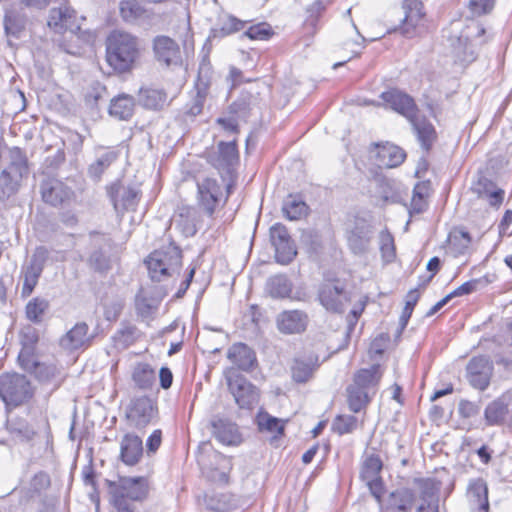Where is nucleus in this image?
<instances>
[{"mask_svg":"<svg viewBox=\"0 0 512 512\" xmlns=\"http://www.w3.org/2000/svg\"><path fill=\"white\" fill-rule=\"evenodd\" d=\"M139 55L138 38L128 32L115 30L106 41V59L116 71H128Z\"/></svg>","mask_w":512,"mask_h":512,"instance_id":"f257e3e1","label":"nucleus"},{"mask_svg":"<svg viewBox=\"0 0 512 512\" xmlns=\"http://www.w3.org/2000/svg\"><path fill=\"white\" fill-rule=\"evenodd\" d=\"M149 491L146 477H120L109 482L111 504L118 512H134L136 504L143 501Z\"/></svg>","mask_w":512,"mask_h":512,"instance_id":"f03ea898","label":"nucleus"},{"mask_svg":"<svg viewBox=\"0 0 512 512\" xmlns=\"http://www.w3.org/2000/svg\"><path fill=\"white\" fill-rule=\"evenodd\" d=\"M9 159V164L0 172V201L17 193L23 177L28 174L27 158L20 148L10 149Z\"/></svg>","mask_w":512,"mask_h":512,"instance_id":"7ed1b4c3","label":"nucleus"},{"mask_svg":"<svg viewBox=\"0 0 512 512\" xmlns=\"http://www.w3.org/2000/svg\"><path fill=\"white\" fill-rule=\"evenodd\" d=\"M181 258V251L172 245L154 251L145 261L150 278L160 282L172 276L179 271Z\"/></svg>","mask_w":512,"mask_h":512,"instance_id":"20e7f679","label":"nucleus"},{"mask_svg":"<svg viewBox=\"0 0 512 512\" xmlns=\"http://www.w3.org/2000/svg\"><path fill=\"white\" fill-rule=\"evenodd\" d=\"M33 395L34 389L24 375L6 374L0 377V398L7 406H20Z\"/></svg>","mask_w":512,"mask_h":512,"instance_id":"39448f33","label":"nucleus"},{"mask_svg":"<svg viewBox=\"0 0 512 512\" xmlns=\"http://www.w3.org/2000/svg\"><path fill=\"white\" fill-rule=\"evenodd\" d=\"M321 305L328 311L341 313L350 301L348 292L340 281H325L318 291Z\"/></svg>","mask_w":512,"mask_h":512,"instance_id":"423d86ee","label":"nucleus"},{"mask_svg":"<svg viewBox=\"0 0 512 512\" xmlns=\"http://www.w3.org/2000/svg\"><path fill=\"white\" fill-rule=\"evenodd\" d=\"M222 197L221 185L215 178L204 177L197 180V201L205 213L212 217Z\"/></svg>","mask_w":512,"mask_h":512,"instance_id":"0eeeda50","label":"nucleus"},{"mask_svg":"<svg viewBox=\"0 0 512 512\" xmlns=\"http://www.w3.org/2000/svg\"><path fill=\"white\" fill-rule=\"evenodd\" d=\"M209 163L219 172L230 174L239 164V151L236 140L220 141L217 148L209 155Z\"/></svg>","mask_w":512,"mask_h":512,"instance_id":"6e6552de","label":"nucleus"},{"mask_svg":"<svg viewBox=\"0 0 512 512\" xmlns=\"http://www.w3.org/2000/svg\"><path fill=\"white\" fill-rule=\"evenodd\" d=\"M155 416L156 408L146 396L132 400L126 413L129 425L137 429L146 427Z\"/></svg>","mask_w":512,"mask_h":512,"instance_id":"1a4fd4ad","label":"nucleus"},{"mask_svg":"<svg viewBox=\"0 0 512 512\" xmlns=\"http://www.w3.org/2000/svg\"><path fill=\"white\" fill-rule=\"evenodd\" d=\"M404 18L398 28L405 37L411 38L416 35V30L422 26L425 13L423 4L419 0H404L402 4Z\"/></svg>","mask_w":512,"mask_h":512,"instance_id":"9d476101","label":"nucleus"},{"mask_svg":"<svg viewBox=\"0 0 512 512\" xmlns=\"http://www.w3.org/2000/svg\"><path fill=\"white\" fill-rule=\"evenodd\" d=\"M372 236V226L364 219H356L347 230L348 246L354 254H364L369 249Z\"/></svg>","mask_w":512,"mask_h":512,"instance_id":"9b49d317","label":"nucleus"},{"mask_svg":"<svg viewBox=\"0 0 512 512\" xmlns=\"http://www.w3.org/2000/svg\"><path fill=\"white\" fill-rule=\"evenodd\" d=\"M228 387L240 408H251L258 402L259 394L255 386L244 377L237 375L228 378Z\"/></svg>","mask_w":512,"mask_h":512,"instance_id":"f8f14e48","label":"nucleus"},{"mask_svg":"<svg viewBox=\"0 0 512 512\" xmlns=\"http://www.w3.org/2000/svg\"><path fill=\"white\" fill-rule=\"evenodd\" d=\"M492 371V363L487 357H474L467 366L469 383L476 389L485 390L490 383Z\"/></svg>","mask_w":512,"mask_h":512,"instance_id":"ddd939ff","label":"nucleus"},{"mask_svg":"<svg viewBox=\"0 0 512 512\" xmlns=\"http://www.w3.org/2000/svg\"><path fill=\"white\" fill-rule=\"evenodd\" d=\"M109 196L115 210L118 213H123L136 208L140 199V192L135 187L115 183L109 189Z\"/></svg>","mask_w":512,"mask_h":512,"instance_id":"4468645a","label":"nucleus"},{"mask_svg":"<svg viewBox=\"0 0 512 512\" xmlns=\"http://www.w3.org/2000/svg\"><path fill=\"white\" fill-rule=\"evenodd\" d=\"M153 51L157 61L165 66L178 65L181 62L179 45L168 36L155 37Z\"/></svg>","mask_w":512,"mask_h":512,"instance_id":"2eb2a0df","label":"nucleus"},{"mask_svg":"<svg viewBox=\"0 0 512 512\" xmlns=\"http://www.w3.org/2000/svg\"><path fill=\"white\" fill-rule=\"evenodd\" d=\"M232 459L219 452L213 453L210 464L202 468L203 474L212 482L226 485L232 470Z\"/></svg>","mask_w":512,"mask_h":512,"instance_id":"dca6fc26","label":"nucleus"},{"mask_svg":"<svg viewBox=\"0 0 512 512\" xmlns=\"http://www.w3.org/2000/svg\"><path fill=\"white\" fill-rule=\"evenodd\" d=\"M48 26L56 33H63L67 30L75 31L80 28L75 11L65 4L50 10Z\"/></svg>","mask_w":512,"mask_h":512,"instance_id":"f3484780","label":"nucleus"},{"mask_svg":"<svg viewBox=\"0 0 512 512\" xmlns=\"http://www.w3.org/2000/svg\"><path fill=\"white\" fill-rule=\"evenodd\" d=\"M142 456V439L132 433L125 434L119 442V460L126 466H135Z\"/></svg>","mask_w":512,"mask_h":512,"instance_id":"a211bd4d","label":"nucleus"},{"mask_svg":"<svg viewBox=\"0 0 512 512\" xmlns=\"http://www.w3.org/2000/svg\"><path fill=\"white\" fill-rule=\"evenodd\" d=\"M308 316L301 310H286L277 315L276 325L283 334H297L305 331Z\"/></svg>","mask_w":512,"mask_h":512,"instance_id":"6ab92c4d","label":"nucleus"},{"mask_svg":"<svg viewBox=\"0 0 512 512\" xmlns=\"http://www.w3.org/2000/svg\"><path fill=\"white\" fill-rule=\"evenodd\" d=\"M381 98L387 107L402 114L408 120L412 119L416 114V106L413 99L399 90L391 89L383 92Z\"/></svg>","mask_w":512,"mask_h":512,"instance_id":"aec40b11","label":"nucleus"},{"mask_svg":"<svg viewBox=\"0 0 512 512\" xmlns=\"http://www.w3.org/2000/svg\"><path fill=\"white\" fill-rule=\"evenodd\" d=\"M88 331L89 327L86 323H76L59 339V346L67 352L84 348L90 341Z\"/></svg>","mask_w":512,"mask_h":512,"instance_id":"412c9836","label":"nucleus"},{"mask_svg":"<svg viewBox=\"0 0 512 512\" xmlns=\"http://www.w3.org/2000/svg\"><path fill=\"white\" fill-rule=\"evenodd\" d=\"M41 194L44 202L58 206L69 200L73 193L63 182L49 179L42 182Z\"/></svg>","mask_w":512,"mask_h":512,"instance_id":"4be33fe9","label":"nucleus"},{"mask_svg":"<svg viewBox=\"0 0 512 512\" xmlns=\"http://www.w3.org/2000/svg\"><path fill=\"white\" fill-rule=\"evenodd\" d=\"M212 433L221 444L226 446H237L242 442L237 425L228 419L214 420Z\"/></svg>","mask_w":512,"mask_h":512,"instance_id":"5701e85b","label":"nucleus"},{"mask_svg":"<svg viewBox=\"0 0 512 512\" xmlns=\"http://www.w3.org/2000/svg\"><path fill=\"white\" fill-rule=\"evenodd\" d=\"M119 157V151L114 148H98L96 159L88 167V175L95 181H99L103 173Z\"/></svg>","mask_w":512,"mask_h":512,"instance_id":"b1692460","label":"nucleus"},{"mask_svg":"<svg viewBox=\"0 0 512 512\" xmlns=\"http://www.w3.org/2000/svg\"><path fill=\"white\" fill-rule=\"evenodd\" d=\"M420 503L416 512H439V488L432 480H421Z\"/></svg>","mask_w":512,"mask_h":512,"instance_id":"393cba45","label":"nucleus"},{"mask_svg":"<svg viewBox=\"0 0 512 512\" xmlns=\"http://www.w3.org/2000/svg\"><path fill=\"white\" fill-rule=\"evenodd\" d=\"M471 512H489L488 488L482 479L472 481L468 488Z\"/></svg>","mask_w":512,"mask_h":512,"instance_id":"a878e982","label":"nucleus"},{"mask_svg":"<svg viewBox=\"0 0 512 512\" xmlns=\"http://www.w3.org/2000/svg\"><path fill=\"white\" fill-rule=\"evenodd\" d=\"M227 357L243 371L251 370L257 362L255 352L244 343L233 344L228 350Z\"/></svg>","mask_w":512,"mask_h":512,"instance_id":"bb28decb","label":"nucleus"},{"mask_svg":"<svg viewBox=\"0 0 512 512\" xmlns=\"http://www.w3.org/2000/svg\"><path fill=\"white\" fill-rule=\"evenodd\" d=\"M382 373L379 365H372L370 368L358 370L353 377L355 387H360L373 396L378 390Z\"/></svg>","mask_w":512,"mask_h":512,"instance_id":"cd10ccee","label":"nucleus"},{"mask_svg":"<svg viewBox=\"0 0 512 512\" xmlns=\"http://www.w3.org/2000/svg\"><path fill=\"white\" fill-rule=\"evenodd\" d=\"M512 400V391L503 394L500 398L492 401L487 405L484 411V416L487 425L494 426L503 423L505 416L508 413L509 402Z\"/></svg>","mask_w":512,"mask_h":512,"instance_id":"c85d7f7f","label":"nucleus"},{"mask_svg":"<svg viewBox=\"0 0 512 512\" xmlns=\"http://www.w3.org/2000/svg\"><path fill=\"white\" fill-rule=\"evenodd\" d=\"M208 72L209 67L206 65H201L199 69L198 79L195 85V96H193L190 103L186 105L185 113L190 116H197L202 112L203 105L207 95L208 89V79H204L202 74L203 72Z\"/></svg>","mask_w":512,"mask_h":512,"instance_id":"c756f323","label":"nucleus"},{"mask_svg":"<svg viewBox=\"0 0 512 512\" xmlns=\"http://www.w3.org/2000/svg\"><path fill=\"white\" fill-rule=\"evenodd\" d=\"M404 151L393 144L378 146L375 158L380 168H394L399 166L405 159Z\"/></svg>","mask_w":512,"mask_h":512,"instance_id":"7c9ffc66","label":"nucleus"},{"mask_svg":"<svg viewBox=\"0 0 512 512\" xmlns=\"http://www.w3.org/2000/svg\"><path fill=\"white\" fill-rule=\"evenodd\" d=\"M134 99L128 94H119L111 99L109 106L110 116L118 120H128L134 112Z\"/></svg>","mask_w":512,"mask_h":512,"instance_id":"2f4dec72","label":"nucleus"},{"mask_svg":"<svg viewBox=\"0 0 512 512\" xmlns=\"http://www.w3.org/2000/svg\"><path fill=\"white\" fill-rule=\"evenodd\" d=\"M409 121L413 126L422 148L428 151L436 137L433 125L424 118L420 119L417 114H415L412 119H409Z\"/></svg>","mask_w":512,"mask_h":512,"instance_id":"473e14b6","label":"nucleus"},{"mask_svg":"<svg viewBox=\"0 0 512 512\" xmlns=\"http://www.w3.org/2000/svg\"><path fill=\"white\" fill-rule=\"evenodd\" d=\"M131 376L135 386L141 390L151 389L156 380L155 370L144 362L134 365Z\"/></svg>","mask_w":512,"mask_h":512,"instance_id":"72a5a7b5","label":"nucleus"},{"mask_svg":"<svg viewBox=\"0 0 512 512\" xmlns=\"http://www.w3.org/2000/svg\"><path fill=\"white\" fill-rule=\"evenodd\" d=\"M265 291L272 298H286L291 294L292 284L286 275L277 274L267 280Z\"/></svg>","mask_w":512,"mask_h":512,"instance_id":"f704fd0d","label":"nucleus"},{"mask_svg":"<svg viewBox=\"0 0 512 512\" xmlns=\"http://www.w3.org/2000/svg\"><path fill=\"white\" fill-rule=\"evenodd\" d=\"M347 402L351 411L354 413L360 412L364 409L371 401L373 395L365 391L360 387H355L354 383H351L347 389Z\"/></svg>","mask_w":512,"mask_h":512,"instance_id":"c9c22d12","label":"nucleus"},{"mask_svg":"<svg viewBox=\"0 0 512 512\" xmlns=\"http://www.w3.org/2000/svg\"><path fill=\"white\" fill-rule=\"evenodd\" d=\"M26 25V16L22 11L11 9L4 16V29L7 35L18 38Z\"/></svg>","mask_w":512,"mask_h":512,"instance_id":"e433bc0d","label":"nucleus"},{"mask_svg":"<svg viewBox=\"0 0 512 512\" xmlns=\"http://www.w3.org/2000/svg\"><path fill=\"white\" fill-rule=\"evenodd\" d=\"M382 469V461L378 455H368L363 461L361 478L365 482H374L373 485L380 486L379 473Z\"/></svg>","mask_w":512,"mask_h":512,"instance_id":"4c0bfd02","label":"nucleus"},{"mask_svg":"<svg viewBox=\"0 0 512 512\" xmlns=\"http://www.w3.org/2000/svg\"><path fill=\"white\" fill-rule=\"evenodd\" d=\"M166 93L161 89L144 88L139 92V102L148 109L157 110L164 106Z\"/></svg>","mask_w":512,"mask_h":512,"instance_id":"58836bf2","label":"nucleus"},{"mask_svg":"<svg viewBox=\"0 0 512 512\" xmlns=\"http://www.w3.org/2000/svg\"><path fill=\"white\" fill-rule=\"evenodd\" d=\"M196 209L185 207L181 209L175 223L180 227L186 236H193L197 231Z\"/></svg>","mask_w":512,"mask_h":512,"instance_id":"ea45409f","label":"nucleus"},{"mask_svg":"<svg viewBox=\"0 0 512 512\" xmlns=\"http://www.w3.org/2000/svg\"><path fill=\"white\" fill-rule=\"evenodd\" d=\"M415 500V495L408 488L397 489L390 494V504L393 508L401 512L411 510Z\"/></svg>","mask_w":512,"mask_h":512,"instance_id":"a19ab883","label":"nucleus"},{"mask_svg":"<svg viewBox=\"0 0 512 512\" xmlns=\"http://www.w3.org/2000/svg\"><path fill=\"white\" fill-rule=\"evenodd\" d=\"M160 300L140 291L136 295L135 307L137 314L142 318L150 317L158 308Z\"/></svg>","mask_w":512,"mask_h":512,"instance_id":"79ce46f5","label":"nucleus"},{"mask_svg":"<svg viewBox=\"0 0 512 512\" xmlns=\"http://www.w3.org/2000/svg\"><path fill=\"white\" fill-rule=\"evenodd\" d=\"M308 206L304 201L289 196L283 204V212L289 220H299L307 214Z\"/></svg>","mask_w":512,"mask_h":512,"instance_id":"37998d69","label":"nucleus"},{"mask_svg":"<svg viewBox=\"0 0 512 512\" xmlns=\"http://www.w3.org/2000/svg\"><path fill=\"white\" fill-rule=\"evenodd\" d=\"M471 243V238L468 232L454 231L449 235L448 249L454 256L464 254Z\"/></svg>","mask_w":512,"mask_h":512,"instance_id":"c03bdc74","label":"nucleus"},{"mask_svg":"<svg viewBox=\"0 0 512 512\" xmlns=\"http://www.w3.org/2000/svg\"><path fill=\"white\" fill-rule=\"evenodd\" d=\"M379 249L382 260L385 264L394 261L396 257L394 238L387 230H382L379 234Z\"/></svg>","mask_w":512,"mask_h":512,"instance_id":"a18cd8bd","label":"nucleus"},{"mask_svg":"<svg viewBox=\"0 0 512 512\" xmlns=\"http://www.w3.org/2000/svg\"><path fill=\"white\" fill-rule=\"evenodd\" d=\"M257 424L260 431H266L275 434H283L284 424L283 422L271 416L269 413L261 411L257 415Z\"/></svg>","mask_w":512,"mask_h":512,"instance_id":"49530a36","label":"nucleus"},{"mask_svg":"<svg viewBox=\"0 0 512 512\" xmlns=\"http://www.w3.org/2000/svg\"><path fill=\"white\" fill-rule=\"evenodd\" d=\"M120 15L126 22H134L140 18L144 9L138 0H122L119 4Z\"/></svg>","mask_w":512,"mask_h":512,"instance_id":"de8ad7c7","label":"nucleus"},{"mask_svg":"<svg viewBox=\"0 0 512 512\" xmlns=\"http://www.w3.org/2000/svg\"><path fill=\"white\" fill-rule=\"evenodd\" d=\"M42 264L36 263V260L26 269L24 274V283L22 287V295L28 296L34 290L38 278L42 272Z\"/></svg>","mask_w":512,"mask_h":512,"instance_id":"09e8293b","label":"nucleus"},{"mask_svg":"<svg viewBox=\"0 0 512 512\" xmlns=\"http://www.w3.org/2000/svg\"><path fill=\"white\" fill-rule=\"evenodd\" d=\"M106 96V87L100 82H93L87 87L84 94L85 104L91 109L97 108L99 101L103 100Z\"/></svg>","mask_w":512,"mask_h":512,"instance_id":"8fccbe9b","label":"nucleus"},{"mask_svg":"<svg viewBox=\"0 0 512 512\" xmlns=\"http://www.w3.org/2000/svg\"><path fill=\"white\" fill-rule=\"evenodd\" d=\"M273 247L275 249V259L280 264L290 263L297 254L296 247L291 238Z\"/></svg>","mask_w":512,"mask_h":512,"instance_id":"3c124183","label":"nucleus"},{"mask_svg":"<svg viewBox=\"0 0 512 512\" xmlns=\"http://www.w3.org/2000/svg\"><path fill=\"white\" fill-rule=\"evenodd\" d=\"M48 308V302L44 299L33 298L26 305V317L34 323H40L42 316Z\"/></svg>","mask_w":512,"mask_h":512,"instance_id":"603ef678","label":"nucleus"},{"mask_svg":"<svg viewBox=\"0 0 512 512\" xmlns=\"http://www.w3.org/2000/svg\"><path fill=\"white\" fill-rule=\"evenodd\" d=\"M315 370V366L309 361L296 359L292 366V377L296 382L304 383L308 381Z\"/></svg>","mask_w":512,"mask_h":512,"instance_id":"864d4df0","label":"nucleus"},{"mask_svg":"<svg viewBox=\"0 0 512 512\" xmlns=\"http://www.w3.org/2000/svg\"><path fill=\"white\" fill-rule=\"evenodd\" d=\"M457 42L453 49L456 59L460 62H472L475 59V53L468 38L459 37Z\"/></svg>","mask_w":512,"mask_h":512,"instance_id":"5fc2aeb1","label":"nucleus"},{"mask_svg":"<svg viewBox=\"0 0 512 512\" xmlns=\"http://www.w3.org/2000/svg\"><path fill=\"white\" fill-rule=\"evenodd\" d=\"M358 420L353 415H339L333 421V429L340 435L352 432L357 427Z\"/></svg>","mask_w":512,"mask_h":512,"instance_id":"6e6d98bb","label":"nucleus"},{"mask_svg":"<svg viewBox=\"0 0 512 512\" xmlns=\"http://www.w3.org/2000/svg\"><path fill=\"white\" fill-rule=\"evenodd\" d=\"M273 35L271 26L267 23H259L250 26L243 34L251 40H268Z\"/></svg>","mask_w":512,"mask_h":512,"instance_id":"4d7b16f0","label":"nucleus"},{"mask_svg":"<svg viewBox=\"0 0 512 512\" xmlns=\"http://www.w3.org/2000/svg\"><path fill=\"white\" fill-rule=\"evenodd\" d=\"M209 509L217 512H227L232 506V496L229 494H215L208 499Z\"/></svg>","mask_w":512,"mask_h":512,"instance_id":"13d9d810","label":"nucleus"},{"mask_svg":"<svg viewBox=\"0 0 512 512\" xmlns=\"http://www.w3.org/2000/svg\"><path fill=\"white\" fill-rule=\"evenodd\" d=\"M405 307L402 311V314L399 318V323L401 328L404 329L412 315L413 309L418 301L419 294L417 289L410 290L406 297Z\"/></svg>","mask_w":512,"mask_h":512,"instance_id":"bf43d9fd","label":"nucleus"},{"mask_svg":"<svg viewBox=\"0 0 512 512\" xmlns=\"http://www.w3.org/2000/svg\"><path fill=\"white\" fill-rule=\"evenodd\" d=\"M245 21H242L232 15H228L221 21L220 31L222 35H229L238 32L244 28Z\"/></svg>","mask_w":512,"mask_h":512,"instance_id":"052dcab7","label":"nucleus"},{"mask_svg":"<svg viewBox=\"0 0 512 512\" xmlns=\"http://www.w3.org/2000/svg\"><path fill=\"white\" fill-rule=\"evenodd\" d=\"M88 262L95 271L104 272L109 269V258L101 250H95Z\"/></svg>","mask_w":512,"mask_h":512,"instance_id":"680f3d73","label":"nucleus"},{"mask_svg":"<svg viewBox=\"0 0 512 512\" xmlns=\"http://www.w3.org/2000/svg\"><path fill=\"white\" fill-rule=\"evenodd\" d=\"M427 193L428 187L425 183H417L415 185L413 189L412 206L417 212L422 210Z\"/></svg>","mask_w":512,"mask_h":512,"instance_id":"e2e57ef3","label":"nucleus"},{"mask_svg":"<svg viewBox=\"0 0 512 512\" xmlns=\"http://www.w3.org/2000/svg\"><path fill=\"white\" fill-rule=\"evenodd\" d=\"M123 309V302L119 299L106 302L104 304V317L108 321H114L118 318Z\"/></svg>","mask_w":512,"mask_h":512,"instance_id":"0e129e2a","label":"nucleus"},{"mask_svg":"<svg viewBox=\"0 0 512 512\" xmlns=\"http://www.w3.org/2000/svg\"><path fill=\"white\" fill-rule=\"evenodd\" d=\"M289 238L291 237L284 225L277 223L270 228V240L273 246L285 242Z\"/></svg>","mask_w":512,"mask_h":512,"instance_id":"69168bd1","label":"nucleus"},{"mask_svg":"<svg viewBox=\"0 0 512 512\" xmlns=\"http://www.w3.org/2000/svg\"><path fill=\"white\" fill-rule=\"evenodd\" d=\"M324 10V5L320 0L315 1L309 8H307V17L305 20L306 25L315 27L316 22Z\"/></svg>","mask_w":512,"mask_h":512,"instance_id":"338daca9","label":"nucleus"},{"mask_svg":"<svg viewBox=\"0 0 512 512\" xmlns=\"http://www.w3.org/2000/svg\"><path fill=\"white\" fill-rule=\"evenodd\" d=\"M459 414L464 418H471L479 414L480 406L468 400H461L458 407Z\"/></svg>","mask_w":512,"mask_h":512,"instance_id":"774afa93","label":"nucleus"}]
</instances>
